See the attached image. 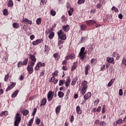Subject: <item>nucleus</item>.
<instances>
[{"label":"nucleus","instance_id":"f257e3e1","mask_svg":"<svg viewBox=\"0 0 126 126\" xmlns=\"http://www.w3.org/2000/svg\"><path fill=\"white\" fill-rule=\"evenodd\" d=\"M57 34L58 35V40H66V34L63 33V30L59 31Z\"/></svg>","mask_w":126,"mask_h":126},{"label":"nucleus","instance_id":"f03ea898","mask_svg":"<svg viewBox=\"0 0 126 126\" xmlns=\"http://www.w3.org/2000/svg\"><path fill=\"white\" fill-rule=\"evenodd\" d=\"M21 121V117L19 113H17L15 117V121L14 123V126H19L20 121Z\"/></svg>","mask_w":126,"mask_h":126},{"label":"nucleus","instance_id":"7ed1b4c3","mask_svg":"<svg viewBox=\"0 0 126 126\" xmlns=\"http://www.w3.org/2000/svg\"><path fill=\"white\" fill-rule=\"evenodd\" d=\"M53 98H54V92L50 91L47 94L48 101H52V100H53Z\"/></svg>","mask_w":126,"mask_h":126},{"label":"nucleus","instance_id":"20e7f679","mask_svg":"<svg viewBox=\"0 0 126 126\" xmlns=\"http://www.w3.org/2000/svg\"><path fill=\"white\" fill-rule=\"evenodd\" d=\"M43 42V39H38L35 41L32 42V45L33 46H37V45H39V44H41Z\"/></svg>","mask_w":126,"mask_h":126},{"label":"nucleus","instance_id":"39448f33","mask_svg":"<svg viewBox=\"0 0 126 126\" xmlns=\"http://www.w3.org/2000/svg\"><path fill=\"white\" fill-rule=\"evenodd\" d=\"M85 22L87 25H92L93 24H96L97 23L94 20H87Z\"/></svg>","mask_w":126,"mask_h":126},{"label":"nucleus","instance_id":"423d86ee","mask_svg":"<svg viewBox=\"0 0 126 126\" xmlns=\"http://www.w3.org/2000/svg\"><path fill=\"white\" fill-rule=\"evenodd\" d=\"M27 69L30 74L33 73V67L30 66V65L27 66Z\"/></svg>","mask_w":126,"mask_h":126},{"label":"nucleus","instance_id":"0eeeda50","mask_svg":"<svg viewBox=\"0 0 126 126\" xmlns=\"http://www.w3.org/2000/svg\"><path fill=\"white\" fill-rule=\"evenodd\" d=\"M70 81H71L70 77H67L66 81L64 83H65V86L66 87H68V86H69V84H70Z\"/></svg>","mask_w":126,"mask_h":126},{"label":"nucleus","instance_id":"6e6552de","mask_svg":"<svg viewBox=\"0 0 126 126\" xmlns=\"http://www.w3.org/2000/svg\"><path fill=\"white\" fill-rule=\"evenodd\" d=\"M106 62H107V63H115L113 58L107 57L106 58Z\"/></svg>","mask_w":126,"mask_h":126},{"label":"nucleus","instance_id":"1a4fd4ad","mask_svg":"<svg viewBox=\"0 0 126 126\" xmlns=\"http://www.w3.org/2000/svg\"><path fill=\"white\" fill-rule=\"evenodd\" d=\"M62 28L65 32H68V30H69L70 29L69 25H66L65 26H63Z\"/></svg>","mask_w":126,"mask_h":126},{"label":"nucleus","instance_id":"9d476101","mask_svg":"<svg viewBox=\"0 0 126 126\" xmlns=\"http://www.w3.org/2000/svg\"><path fill=\"white\" fill-rule=\"evenodd\" d=\"M91 96H92L91 92H89L84 96V99L85 100H88V99H89V98H90Z\"/></svg>","mask_w":126,"mask_h":126},{"label":"nucleus","instance_id":"9b49d317","mask_svg":"<svg viewBox=\"0 0 126 126\" xmlns=\"http://www.w3.org/2000/svg\"><path fill=\"white\" fill-rule=\"evenodd\" d=\"M22 22H26L27 23V24H30V25H32V21L30 20L29 19H27V18H25L23 19Z\"/></svg>","mask_w":126,"mask_h":126},{"label":"nucleus","instance_id":"f8f14e48","mask_svg":"<svg viewBox=\"0 0 126 126\" xmlns=\"http://www.w3.org/2000/svg\"><path fill=\"white\" fill-rule=\"evenodd\" d=\"M62 106L58 105L55 109V112L56 113V115H59L60 114V112H61V108Z\"/></svg>","mask_w":126,"mask_h":126},{"label":"nucleus","instance_id":"ddd939ff","mask_svg":"<svg viewBox=\"0 0 126 126\" xmlns=\"http://www.w3.org/2000/svg\"><path fill=\"white\" fill-rule=\"evenodd\" d=\"M90 69V65L89 64H87L86 66L85 67V73L86 75H87L88 74V71Z\"/></svg>","mask_w":126,"mask_h":126},{"label":"nucleus","instance_id":"4468645a","mask_svg":"<svg viewBox=\"0 0 126 126\" xmlns=\"http://www.w3.org/2000/svg\"><path fill=\"white\" fill-rule=\"evenodd\" d=\"M82 88H88V86H87V81L84 80L82 83Z\"/></svg>","mask_w":126,"mask_h":126},{"label":"nucleus","instance_id":"2eb2a0df","mask_svg":"<svg viewBox=\"0 0 126 126\" xmlns=\"http://www.w3.org/2000/svg\"><path fill=\"white\" fill-rule=\"evenodd\" d=\"M47 103V99L45 98H42V100L41 101L40 106H45Z\"/></svg>","mask_w":126,"mask_h":126},{"label":"nucleus","instance_id":"dca6fc26","mask_svg":"<svg viewBox=\"0 0 126 126\" xmlns=\"http://www.w3.org/2000/svg\"><path fill=\"white\" fill-rule=\"evenodd\" d=\"M19 93V91L18 90H16L11 95L12 98H15L16 96H17V94Z\"/></svg>","mask_w":126,"mask_h":126},{"label":"nucleus","instance_id":"f3484780","mask_svg":"<svg viewBox=\"0 0 126 126\" xmlns=\"http://www.w3.org/2000/svg\"><path fill=\"white\" fill-rule=\"evenodd\" d=\"M30 58L32 62H36V61H37V59H36V57H35V56L32 54H30Z\"/></svg>","mask_w":126,"mask_h":126},{"label":"nucleus","instance_id":"a211bd4d","mask_svg":"<svg viewBox=\"0 0 126 126\" xmlns=\"http://www.w3.org/2000/svg\"><path fill=\"white\" fill-rule=\"evenodd\" d=\"M76 111L77 112V113L78 114V115H80L81 114V110H80V106H77L76 107Z\"/></svg>","mask_w":126,"mask_h":126},{"label":"nucleus","instance_id":"6ab92c4d","mask_svg":"<svg viewBox=\"0 0 126 126\" xmlns=\"http://www.w3.org/2000/svg\"><path fill=\"white\" fill-rule=\"evenodd\" d=\"M7 6H8V7H12V6H13V1L12 0H9L8 1Z\"/></svg>","mask_w":126,"mask_h":126},{"label":"nucleus","instance_id":"aec40b11","mask_svg":"<svg viewBox=\"0 0 126 126\" xmlns=\"http://www.w3.org/2000/svg\"><path fill=\"white\" fill-rule=\"evenodd\" d=\"M114 81H115V79H111L107 85L108 87H111V86L113 85V83H114Z\"/></svg>","mask_w":126,"mask_h":126},{"label":"nucleus","instance_id":"412c9836","mask_svg":"<svg viewBox=\"0 0 126 126\" xmlns=\"http://www.w3.org/2000/svg\"><path fill=\"white\" fill-rule=\"evenodd\" d=\"M36 65L38 67H41V66H45L46 64L44 63H42L41 62H39Z\"/></svg>","mask_w":126,"mask_h":126},{"label":"nucleus","instance_id":"4be33fe9","mask_svg":"<svg viewBox=\"0 0 126 126\" xmlns=\"http://www.w3.org/2000/svg\"><path fill=\"white\" fill-rule=\"evenodd\" d=\"M22 114L23 116H27L29 114V111L27 109H26L22 111Z\"/></svg>","mask_w":126,"mask_h":126},{"label":"nucleus","instance_id":"5701e85b","mask_svg":"<svg viewBox=\"0 0 126 126\" xmlns=\"http://www.w3.org/2000/svg\"><path fill=\"white\" fill-rule=\"evenodd\" d=\"M86 91H87V88H82L81 90V94L84 95V94L86 93Z\"/></svg>","mask_w":126,"mask_h":126},{"label":"nucleus","instance_id":"b1692460","mask_svg":"<svg viewBox=\"0 0 126 126\" xmlns=\"http://www.w3.org/2000/svg\"><path fill=\"white\" fill-rule=\"evenodd\" d=\"M81 30L82 31H83L84 30H86V28H87V27L85 25H82L80 26Z\"/></svg>","mask_w":126,"mask_h":126},{"label":"nucleus","instance_id":"393cba45","mask_svg":"<svg viewBox=\"0 0 126 126\" xmlns=\"http://www.w3.org/2000/svg\"><path fill=\"white\" fill-rule=\"evenodd\" d=\"M13 27L15 29H18V28H19V24L17 23H14L13 24Z\"/></svg>","mask_w":126,"mask_h":126},{"label":"nucleus","instance_id":"a878e982","mask_svg":"<svg viewBox=\"0 0 126 126\" xmlns=\"http://www.w3.org/2000/svg\"><path fill=\"white\" fill-rule=\"evenodd\" d=\"M63 40L58 39V42L57 44V46H58V47H60V46H61V45H63V44L64 42Z\"/></svg>","mask_w":126,"mask_h":126},{"label":"nucleus","instance_id":"bb28decb","mask_svg":"<svg viewBox=\"0 0 126 126\" xmlns=\"http://www.w3.org/2000/svg\"><path fill=\"white\" fill-rule=\"evenodd\" d=\"M3 15H5V16H7V15H8V11H7V9L3 10Z\"/></svg>","mask_w":126,"mask_h":126},{"label":"nucleus","instance_id":"cd10ccee","mask_svg":"<svg viewBox=\"0 0 126 126\" xmlns=\"http://www.w3.org/2000/svg\"><path fill=\"white\" fill-rule=\"evenodd\" d=\"M36 24H37V25H40V24H41V22H42V19L41 18H38L36 21Z\"/></svg>","mask_w":126,"mask_h":126},{"label":"nucleus","instance_id":"c85d7f7f","mask_svg":"<svg viewBox=\"0 0 126 126\" xmlns=\"http://www.w3.org/2000/svg\"><path fill=\"white\" fill-rule=\"evenodd\" d=\"M64 95V94H63V92H58V96L59 97V98H63Z\"/></svg>","mask_w":126,"mask_h":126},{"label":"nucleus","instance_id":"c756f323","mask_svg":"<svg viewBox=\"0 0 126 126\" xmlns=\"http://www.w3.org/2000/svg\"><path fill=\"white\" fill-rule=\"evenodd\" d=\"M54 36H55V33L54 32H52L48 35V38L50 39H53V38H54Z\"/></svg>","mask_w":126,"mask_h":126},{"label":"nucleus","instance_id":"7c9ffc66","mask_svg":"<svg viewBox=\"0 0 126 126\" xmlns=\"http://www.w3.org/2000/svg\"><path fill=\"white\" fill-rule=\"evenodd\" d=\"M73 12V8H71L68 11V13L69 16H71L72 15V13Z\"/></svg>","mask_w":126,"mask_h":126},{"label":"nucleus","instance_id":"2f4dec72","mask_svg":"<svg viewBox=\"0 0 126 126\" xmlns=\"http://www.w3.org/2000/svg\"><path fill=\"white\" fill-rule=\"evenodd\" d=\"M123 122H124V121H123V119H119L116 122V125H121V124H122Z\"/></svg>","mask_w":126,"mask_h":126},{"label":"nucleus","instance_id":"473e14b6","mask_svg":"<svg viewBox=\"0 0 126 126\" xmlns=\"http://www.w3.org/2000/svg\"><path fill=\"white\" fill-rule=\"evenodd\" d=\"M28 63V58H26L23 62V65H27Z\"/></svg>","mask_w":126,"mask_h":126},{"label":"nucleus","instance_id":"72a5a7b5","mask_svg":"<svg viewBox=\"0 0 126 126\" xmlns=\"http://www.w3.org/2000/svg\"><path fill=\"white\" fill-rule=\"evenodd\" d=\"M65 83V81L64 80H61L59 81V86H62V84H64Z\"/></svg>","mask_w":126,"mask_h":126},{"label":"nucleus","instance_id":"f704fd0d","mask_svg":"<svg viewBox=\"0 0 126 126\" xmlns=\"http://www.w3.org/2000/svg\"><path fill=\"white\" fill-rule=\"evenodd\" d=\"M105 109H106V105H103L102 106V114L106 113V110H105Z\"/></svg>","mask_w":126,"mask_h":126},{"label":"nucleus","instance_id":"c9c22d12","mask_svg":"<svg viewBox=\"0 0 126 126\" xmlns=\"http://www.w3.org/2000/svg\"><path fill=\"white\" fill-rule=\"evenodd\" d=\"M50 14H51V15H52V16H55V15L57 14V12H56V11L51 10L50 11Z\"/></svg>","mask_w":126,"mask_h":126},{"label":"nucleus","instance_id":"e433bc0d","mask_svg":"<svg viewBox=\"0 0 126 126\" xmlns=\"http://www.w3.org/2000/svg\"><path fill=\"white\" fill-rule=\"evenodd\" d=\"M8 78H9V73L5 75V78H4V81H7L8 80Z\"/></svg>","mask_w":126,"mask_h":126},{"label":"nucleus","instance_id":"4c0bfd02","mask_svg":"<svg viewBox=\"0 0 126 126\" xmlns=\"http://www.w3.org/2000/svg\"><path fill=\"white\" fill-rule=\"evenodd\" d=\"M84 2H85V0H78L77 3L78 4H81Z\"/></svg>","mask_w":126,"mask_h":126},{"label":"nucleus","instance_id":"58836bf2","mask_svg":"<svg viewBox=\"0 0 126 126\" xmlns=\"http://www.w3.org/2000/svg\"><path fill=\"white\" fill-rule=\"evenodd\" d=\"M36 112H37V108H34L32 111V115L34 116L35 115H36Z\"/></svg>","mask_w":126,"mask_h":126},{"label":"nucleus","instance_id":"ea45409f","mask_svg":"<svg viewBox=\"0 0 126 126\" xmlns=\"http://www.w3.org/2000/svg\"><path fill=\"white\" fill-rule=\"evenodd\" d=\"M70 59L71 60H74V59H75V54H72L70 55Z\"/></svg>","mask_w":126,"mask_h":126},{"label":"nucleus","instance_id":"a19ab883","mask_svg":"<svg viewBox=\"0 0 126 126\" xmlns=\"http://www.w3.org/2000/svg\"><path fill=\"white\" fill-rule=\"evenodd\" d=\"M40 123H41V120H40V119H36L35 120L36 125H39Z\"/></svg>","mask_w":126,"mask_h":126},{"label":"nucleus","instance_id":"79ce46f5","mask_svg":"<svg viewBox=\"0 0 126 126\" xmlns=\"http://www.w3.org/2000/svg\"><path fill=\"white\" fill-rule=\"evenodd\" d=\"M18 67H20L21 65H23V62L20 61L17 63Z\"/></svg>","mask_w":126,"mask_h":126},{"label":"nucleus","instance_id":"37998d69","mask_svg":"<svg viewBox=\"0 0 126 126\" xmlns=\"http://www.w3.org/2000/svg\"><path fill=\"white\" fill-rule=\"evenodd\" d=\"M118 56V57H117L116 59H117V60H119V58H120V56H119V54H117V53H116V52H114L113 53V57H114L115 58H116V56Z\"/></svg>","mask_w":126,"mask_h":126},{"label":"nucleus","instance_id":"c03bdc74","mask_svg":"<svg viewBox=\"0 0 126 126\" xmlns=\"http://www.w3.org/2000/svg\"><path fill=\"white\" fill-rule=\"evenodd\" d=\"M46 3H47V0H41L40 4H42L44 5V4H46Z\"/></svg>","mask_w":126,"mask_h":126},{"label":"nucleus","instance_id":"a18cd8bd","mask_svg":"<svg viewBox=\"0 0 126 126\" xmlns=\"http://www.w3.org/2000/svg\"><path fill=\"white\" fill-rule=\"evenodd\" d=\"M45 52L48 53L49 52V46L45 45Z\"/></svg>","mask_w":126,"mask_h":126},{"label":"nucleus","instance_id":"49530a36","mask_svg":"<svg viewBox=\"0 0 126 126\" xmlns=\"http://www.w3.org/2000/svg\"><path fill=\"white\" fill-rule=\"evenodd\" d=\"M35 63H36V61H31L30 65V66H33L35 64Z\"/></svg>","mask_w":126,"mask_h":126},{"label":"nucleus","instance_id":"de8ad7c7","mask_svg":"<svg viewBox=\"0 0 126 126\" xmlns=\"http://www.w3.org/2000/svg\"><path fill=\"white\" fill-rule=\"evenodd\" d=\"M12 88H12L11 86H9L5 90L6 92H7V91H9V90H11V89H12Z\"/></svg>","mask_w":126,"mask_h":126},{"label":"nucleus","instance_id":"09e8293b","mask_svg":"<svg viewBox=\"0 0 126 126\" xmlns=\"http://www.w3.org/2000/svg\"><path fill=\"white\" fill-rule=\"evenodd\" d=\"M119 94L120 96H123V95H124V93H123V90L122 89L119 90Z\"/></svg>","mask_w":126,"mask_h":126},{"label":"nucleus","instance_id":"8fccbe9b","mask_svg":"<svg viewBox=\"0 0 126 126\" xmlns=\"http://www.w3.org/2000/svg\"><path fill=\"white\" fill-rule=\"evenodd\" d=\"M106 123L105 122H101L100 123V126H105Z\"/></svg>","mask_w":126,"mask_h":126},{"label":"nucleus","instance_id":"3c124183","mask_svg":"<svg viewBox=\"0 0 126 126\" xmlns=\"http://www.w3.org/2000/svg\"><path fill=\"white\" fill-rule=\"evenodd\" d=\"M45 74V70H42L41 71V72L40 74V76H43V75Z\"/></svg>","mask_w":126,"mask_h":126},{"label":"nucleus","instance_id":"603ef678","mask_svg":"<svg viewBox=\"0 0 126 126\" xmlns=\"http://www.w3.org/2000/svg\"><path fill=\"white\" fill-rule=\"evenodd\" d=\"M84 51H80L79 54V56H80V57H82V56H84Z\"/></svg>","mask_w":126,"mask_h":126},{"label":"nucleus","instance_id":"864d4df0","mask_svg":"<svg viewBox=\"0 0 126 126\" xmlns=\"http://www.w3.org/2000/svg\"><path fill=\"white\" fill-rule=\"evenodd\" d=\"M59 72H58V71H55L53 73V75H54L53 76H58V73Z\"/></svg>","mask_w":126,"mask_h":126},{"label":"nucleus","instance_id":"5fc2aeb1","mask_svg":"<svg viewBox=\"0 0 126 126\" xmlns=\"http://www.w3.org/2000/svg\"><path fill=\"white\" fill-rule=\"evenodd\" d=\"M101 106H98L96 109V112H98V113H100V112H101Z\"/></svg>","mask_w":126,"mask_h":126},{"label":"nucleus","instance_id":"6e6d98bb","mask_svg":"<svg viewBox=\"0 0 126 126\" xmlns=\"http://www.w3.org/2000/svg\"><path fill=\"white\" fill-rule=\"evenodd\" d=\"M74 120V117H73V116H71V118H70V122L71 123H73Z\"/></svg>","mask_w":126,"mask_h":126},{"label":"nucleus","instance_id":"4d7b16f0","mask_svg":"<svg viewBox=\"0 0 126 126\" xmlns=\"http://www.w3.org/2000/svg\"><path fill=\"white\" fill-rule=\"evenodd\" d=\"M55 79H56V77H55V76H53L50 80V82H54V80H55Z\"/></svg>","mask_w":126,"mask_h":126},{"label":"nucleus","instance_id":"13d9d810","mask_svg":"<svg viewBox=\"0 0 126 126\" xmlns=\"http://www.w3.org/2000/svg\"><path fill=\"white\" fill-rule=\"evenodd\" d=\"M15 85H16V84L15 83H12L10 85V86H11V87L12 88H13V87H15Z\"/></svg>","mask_w":126,"mask_h":126},{"label":"nucleus","instance_id":"bf43d9fd","mask_svg":"<svg viewBox=\"0 0 126 126\" xmlns=\"http://www.w3.org/2000/svg\"><path fill=\"white\" fill-rule=\"evenodd\" d=\"M33 121H34V119L33 118L31 119L29 122V124L32 125L33 124Z\"/></svg>","mask_w":126,"mask_h":126},{"label":"nucleus","instance_id":"052dcab7","mask_svg":"<svg viewBox=\"0 0 126 126\" xmlns=\"http://www.w3.org/2000/svg\"><path fill=\"white\" fill-rule=\"evenodd\" d=\"M66 63H67V61H66V60H64L62 62V64H63V65H65Z\"/></svg>","mask_w":126,"mask_h":126},{"label":"nucleus","instance_id":"680f3d73","mask_svg":"<svg viewBox=\"0 0 126 126\" xmlns=\"http://www.w3.org/2000/svg\"><path fill=\"white\" fill-rule=\"evenodd\" d=\"M69 95V90H68V91H67V94H66V99H68V96Z\"/></svg>","mask_w":126,"mask_h":126},{"label":"nucleus","instance_id":"e2e57ef3","mask_svg":"<svg viewBox=\"0 0 126 126\" xmlns=\"http://www.w3.org/2000/svg\"><path fill=\"white\" fill-rule=\"evenodd\" d=\"M30 39L31 40H34V39H35V35H34L33 34H32V35H31Z\"/></svg>","mask_w":126,"mask_h":126},{"label":"nucleus","instance_id":"0e129e2a","mask_svg":"<svg viewBox=\"0 0 126 126\" xmlns=\"http://www.w3.org/2000/svg\"><path fill=\"white\" fill-rule=\"evenodd\" d=\"M99 99H97L96 100L94 101V104H95V105H98V103H99Z\"/></svg>","mask_w":126,"mask_h":126},{"label":"nucleus","instance_id":"69168bd1","mask_svg":"<svg viewBox=\"0 0 126 126\" xmlns=\"http://www.w3.org/2000/svg\"><path fill=\"white\" fill-rule=\"evenodd\" d=\"M76 68V65H73L71 68V70H74Z\"/></svg>","mask_w":126,"mask_h":126},{"label":"nucleus","instance_id":"338daca9","mask_svg":"<svg viewBox=\"0 0 126 126\" xmlns=\"http://www.w3.org/2000/svg\"><path fill=\"white\" fill-rule=\"evenodd\" d=\"M119 18H120V19H123V14H120L118 15Z\"/></svg>","mask_w":126,"mask_h":126},{"label":"nucleus","instance_id":"774afa93","mask_svg":"<svg viewBox=\"0 0 126 126\" xmlns=\"http://www.w3.org/2000/svg\"><path fill=\"white\" fill-rule=\"evenodd\" d=\"M7 115H8V112L4 111V116H5V117H6V116H7Z\"/></svg>","mask_w":126,"mask_h":126}]
</instances>
